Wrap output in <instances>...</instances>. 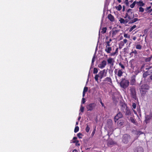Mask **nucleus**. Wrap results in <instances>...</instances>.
Returning <instances> with one entry per match:
<instances>
[{
  "label": "nucleus",
  "mask_w": 152,
  "mask_h": 152,
  "mask_svg": "<svg viewBox=\"0 0 152 152\" xmlns=\"http://www.w3.org/2000/svg\"><path fill=\"white\" fill-rule=\"evenodd\" d=\"M150 88L149 86L146 84H144L140 86L139 88L141 96H144L146 94Z\"/></svg>",
  "instance_id": "f257e3e1"
},
{
  "label": "nucleus",
  "mask_w": 152,
  "mask_h": 152,
  "mask_svg": "<svg viewBox=\"0 0 152 152\" xmlns=\"http://www.w3.org/2000/svg\"><path fill=\"white\" fill-rule=\"evenodd\" d=\"M107 72H106V70L104 69L100 71L98 74L96 75H95L94 78L95 80L97 82H98V77L101 79L103 77H105L107 75Z\"/></svg>",
  "instance_id": "f03ea898"
},
{
  "label": "nucleus",
  "mask_w": 152,
  "mask_h": 152,
  "mask_svg": "<svg viewBox=\"0 0 152 152\" xmlns=\"http://www.w3.org/2000/svg\"><path fill=\"white\" fill-rule=\"evenodd\" d=\"M129 84V80L126 79L125 78H122L120 83L121 87L124 89L127 88Z\"/></svg>",
  "instance_id": "7ed1b4c3"
},
{
  "label": "nucleus",
  "mask_w": 152,
  "mask_h": 152,
  "mask_svg": "<svg viewBox=\"0 0 152 152\" xmlns=\"http://www.w3.org/2000/svg\"><path fill=\"white\" fill-rule=\"evenodd\" d=\"M118 48H116L115 51L114 52H113L111 53H110V52L112 50L111 47L106 46V48L105 49V51L107 53H110L109 55V56H115V55H118Z\"/></svg>",
  "instance_id": "20e7f679"
},
{
  "label": "nucleus",
  "mask_w": 152,
  "mask_h": 152,
  "mask_svg": "<svg viewBox=\"0 0 152 152\" xmlns=\"http://www.w3.org/2000/svg\"><path fill=\"white\" fill-rule=\"evenodd\" d=\"M129 91L131 97L132 99L136 100L137 96L135 87L133 86L130 87Z\"/></svg>",
  "instance_id": "39448f33"
},
{
  "label": "nucleus",
  "mask_w": 152,
  "mask_h": 152,
  "mask_svg": "<svg viewBox=\"0 0 152 152\" xmlns=\"http://www.w3.org/2000/svg\"><path fill=\"white\" fill-rule=\"evenodd\" d=\"M132 10L129 9L127 10V12L125 14L124 18L126 19L128 18L129 20L133 19L134 17V13L132 12Z\"/></svg>",
  "instance_id": "423d86ee"
},
{
  "label": "nucleus",
  "mask_w": 152,
  "mask_h": 152,
  "mask_svg": "<svg viewBox=\"0 0 152 152\" xmlns=\"http://www.w3.org/2000/svg\"><path fill=\"white\" fill-rule=\"evenodd\" d=\"M131 136L127 134H124L122 137V142L125 144L128 143L131 141Z\"/></svg>",
  "instance_id": "0eeeda50"
},
{
  "label": "nucleus",
  "mask_w": 152,
  "mask_h": 152,
  "mask_svg": "<svg viewBox=\"0 0 152 152\" xmlns=\"http://www.w3.org/2000/svg\"><path fill=\"white\" fill-rule=\"evenodd\" d=\"M120 31V30L117 29L115 28H113L110 32L109 35L111 36V37L113 38L115 37Z\"/></svg>",
  "instance_id": "6e6552de"
},
{
  "label": "nucleus",
  "mask_w": 152,
  "mask_h": 152,
  "mask_svg": "<svg viewBox=\"0 0 152 152\" xmlns=\"http://www.w3.org/2000/svg\"><path fill=\"white\" fill-rule=\"evenodd\" d=\"M96 104L94 103L86 105V107L87 110V111H92L95 107Z\"/></svg>",
  "instance_id": "1a4fd4ad"
},
{
  "label": "nucleus",
  "mask_w": 152,
  "mask_h": 152,
  "mask_svg": "<svg viewBox=\"0 0 152 152\" xmlns=\"http://www.w3.org/2000/svg\"><path fill=\"white\" fill-rule=\"evenodd\" d=\"M125 107H126V115H131L132 114V112L129 108L127 107L126 104H124L122 105L121 109L123 110H124L123 108H124V109H125Z\"/></svg>",
  "instance_id": "9d476101"
},
{
  "label": "nucleus",
  "mask_w": 152,
  "mask_h": 152,
  "mask_svg": "<svg viewBox=\"0 0 152 152\" xmlns=\"http://www.w3.org/2000/svg\"><path fill=\"white\" fill-rule=\"evenodd\" d=\"M108 64L110 65V67L113 66L115 62L114 60L111 57H109L107 60Z\"/></svg>",
  "instance_id": "9b49d317"
},
{
  "label": "nucleus",
  "mask_w": 152,
  "mask_h": 152,
  "mask_svg": "<svg viewBox=\"0 0 152 152\" xmlns=\"http://www.w3.org/2000/svg\"><path fill=\"white\" fill-rule=\"evenodd\" d=\"M114 73L118 77H121L122 76L123 72L122 69H119L117 71V69H115L114 71Z\"/></svg>",
  "instance_id": "f8f14e48"
},
{
  "label": "nucleus",
  "mask_w": 152,
  "mask_h": 152,
  "mask_svg": "<svg viewBox=\"0 0 152 152\" xmlns=\"http://www.w3.org/2000/svg\"><path fill=\"white\" fill-rule=\"evenodd\" d=\"M123 115L120 112H119L117 115L115 116L114 120L115 122L118 121L120 118H122L123 117Z\"/></svg>",
  "instance_id": "ddd939ff"
},
{
  "label": "nucleus",
  "mask_w": 152,
  "mask_h": 152,
  "mask_svg": "<svg viewBox=\"0 0 152 152\" xmlns=\"http://www.w3.org/2000/svg\"><path fill=\"white\" fill-rule=\"evenodd\" d=\"M107 64V62L105 60H104L102 61L100 64H99L98 65L99 67L102 69L104 68Z\"/></svg>",
  "instance_id": "4468645a"
},
{
  "label": "nucleus",
  "mask_w": 152,
  "mask_h": 152,
  "mask_svg": "<svg viewBox=\"0 0 152 152\" xmlns=\"http://www.w3.org/2000/svg\"><path fill=\"white\" fill-rule=\"evenodd\" d=\"M135 78L136 76L135 75H133L131 77L130 81L131 85H135L136 82Z\"/></svg>",
  "instance_id": "2eb2a0df"
},
{
  "label": "nucleus",
  "mask_w": 152,
  "mask_h": 152,
  "mask_svg": "<svg viewBox=\"0 0 152 152\" xmlns=\"http://www.w3.org/2000/svg\"><path fill=\"white\" fill-rule=\"evenodd\" d=\"M104 82H107L110 85H111L113 84L112 79L110 77H107L103 80Z\"/></svg>",
  "instance_id": "dca6fc26"
},
{
  "label": "nucleus",
  "mask_w": 152,
  "mask_h": 152,
  "mask_svg": "<svg viewBox=\"0 0 152 152\" xmlns=\"http://www.w3.org/2000/svg\"><path fill=\"white\" fill-rule=\"evenodd\" d=\"M134 152H143V149L141 147H137L134 149Z\"/></svg>",
  "instance_id": "f3484780"
},
{
  "label": "nucleus",
  "mask_w": 152,
  "mask_h": 152,
  "mask_svg": "<svg viewBox=\"0 0 152 152\" xmlns=\"http://www.w3.org/2000/svg\"><path fill=\"white\" fill-rule=\"evenodd\" d=\"M150 72L149 70H148L147 71L144 72L142 75L143 77L145 79L147 77L150 75Z\"/></svg>",
  "instance_id": "a211bd4d"
},
{
  "label": "nucleus",
  "mask_w": 152,
  "mask_h": 152,
  "mask_svg": "<svg viewBox=\"0 0 152 152\" xmlns=\"http://www.w3.org/2000/svg\"><path fill=\"white\" fill-rule=\"evenodd\" d=\"M139 20H140V19H138L137 18H134L133 19H132V20H130L129 23H130V24L134 23L138 21H139Z\"/></svg>",
  "instance_id": "6ab92c4d"
},
{
  "label": "nucleus",
  "mask_w": 152,
  "mask_h": 152,
  "mask_svg": "<svg viewBox=\"0 0 152 152\" xmlns=\"http://www.w3.org/2000/svg\"><path fill=\"white\" fill-rule=\"evenodd\" d=\"M108 19L111 21H114V16L112 15L111 14H110L108 15Z\"/></svg>",
  "instance_id": "aec40b11"
},
{
  "label": "nucleus",
  "mask_w": 152,
  "mask_h": 152,
  "mask_svg": "<svg viewBox=\"0 0 152 152\" xmlns=\"http://www.w3.org/2000/svg\"><path fill=\"white\" fill-rule=\"evenodd\" d=\"M151 119V118L149 116H147L145 117V122L146 124H147L149 122L150 120Z\"/></svg>",
  "instance_id": "412c9836"
},
{
  "label": "nucleus",
  "mask_w": 152,
  "mask_h": 152,
  "mask_svg": "<svg viewBox=\"0 0 152 152\" xmlns=\"http://www.w3.org/2000/svg\"><path fill=\"white\" fill-rule=\"evenodd\" d=\"M152 58V55L149 57H147L145 58V61L146 62H149L150 61Z\"/></svg>",
  "instance_id": "4be33fe9"
},
{
  "label": "nucleus",
  "mask_w": 152,
  "mask_h": 152,
  "mask_svg": "<svg viewBox=\"0 0 152 152\" xmlns=\"http://www.w3.org/2000/svg\"><path fill=\"white\" fill-rule=\"evenodd\" d=\"M137 3L141 7L145 5V4L143 3L142 1H139L137 2Z\"/></svg>",
  "instance_id": "5701e85b"
},
{
  "label": "nucleus",
  "mask_w": 152,
  "mask_h": 152,
  "mask_svg": "<svg viewBox=\"0 0 152 152\" xmlns=\"http://www.w3.org/2000/svg\"><path fill=\"white\" fill-rule=\"evenodd\" d=\"M135 48L136 49L141 50L142 48V46L140 44H137L135 46Z\"/></svg>",
  "instance_id": "b1692460"
},
{
  "label": "nucleus",
  "mask_w": 152,
  "mask_h": 152,
  "mask_svg": "<svg viewBox=\"0 0 152 152\" xmlns=\"http://www.w3.org/2000/svg\"><path fill=\"white\" fill-rule=\"evenodd\" d=\"M107 28L106 27H103L102 29V31H101V32L102 34H104L106 32L107 30Z\"/></svg>",
  "instance_id": "393cba45"
},
{
  "label": "nucleus",
  "mask_w": 152,
  "mask_h": 152,
  "mask_svg": "<svg viewBox=\"0 0 152 152\" xmlns=\"http://www.w3.org/2000/svg\"><path fill=\"white\" fill-rule=\"evenodd\" d=\"M130 120L134 124H136V121L134 118L132 117H131L130 118Z\"/></svg>",
  "instance_id": "a878e982"
},
{
  "label": "nucleus",
  "mask_w": 152,
  "mask_h": 152,
  "mask_svg": "<svg viewBox=\"0 0 152 152\" xmlns=\"http://www.w3.org/2000/svg\"><path fill=\"white\" fill-rule=\"evenodd\" d=\"M136 27V25H134L133 26L131 27V28L129 29V32H130L132 31Z\"/></svg>",
  "instance_id": "bb28decb"
},
{
  "label": "nucleus",
  "mask_w": 152,
  "mask_h": 152,
  "mask_svg": "<svg viewBox=\"0 0 152 152\" xmlns=\"http://www.w3.org/2000/svg\"><path fill=\"white\" fill-rule=\"evenodd\" d=\"M136 3V1H134L132 4H131L130 5V7L132 8H134L135 5Z\"/></svg>",
  "instance_id": "cd10ccee"
},
{
  "label": "nucleus",
  "mask_w": 152,
  "mask_h": 152,
  "mask_svg": "<svg viewBox=\"0 0 152 152\" xmlns=\"http://www.w3.org/2000/svg\"><path fill=\"white\" fill-rule=\"evenodd\" d=\"M122 9V6L121 5H119L117 7H116V9L118 11H120Z\"/></svg>",
  "instance_id": "c85d7f7f"
},
{
  "label": "nucleus",
  "mask_w": 152,
  "mask_h": 152,
  "mask_svg": "<svg viewBox=\"0 0 152 152\" xmlns=\"http://www.w3.org/2000/svg\"><path fill=\"white\" fill-rule=\"evenodd\" d=\"M79 130V127L78 126H76L75 127L74 129V132L76 133Z\"/></svg>",
  "instance_id": "c756f323"
},
{
  "label": "nucleus",
  "mask_w": 152,
  "mask_h": 152,
  "mask_svg": "<svg viewBox=\"0 0 152 152\" xmlns=\"http://www.w3.org/2000/svg\"><path fill=\"white\" fill-rule=\"evenodd\" d=\"M86 132L88 133L90 130V127L87 124H86V127L85 129Z\"/></svg>",
  "instance_id": "7c9ffc66"
},
{
  "label": "nucleus",
  "mask_w": 152,
  "mask_h": 152,
  "mask_svg": "<svg viewBox=\"0 0 152 152\" xmlns=\"http://www.w3.org/2000/svg\"><path fill=\"white\" fill-rule=\"evenodd\" d=\"M98 72V69L96 68L95 67L94 69L93 73L94 74H96Z\"/></svg>",
  "instance_id": "2f4dec72"
},
{
  "label": "nucleus",
  "mask_w": 152,
  "mask_h": 152,
  "mask_svg": "<svg viewBox=\"0 0 152 152\" xmlns=\"http://www.w3.org/2000/svg\"><path fill=\"white\" fill-rule=\"evenodd\" d=\"M124 37L128 38H129L130 37L129 35H128L127 34H126L125 33H124Z\"/></svg>",
  "instance_id": "473e14b6"
},
{
  "label": "nucleus",
  "mask_w": 152,
  "mask_h": 152,
  "mask_svg": "<svg viewBox=\"0 0 152 152\" xmlns=\"http://www.w3.org/2000/svg\"><path fill=\"white\" fill-rule=\"evenodd\" d=\"M73 142L74 143H75L77 145H80V144L79 143V141L78 140H74L73 141Z\"/></svg>",
  "instance_id": "72a5a7b5"
},
{
  "label": "nucleus",
  "mask_w": 152,
  "mask_h": 152,
  "mask_svg": "<svg viewBox=\"0 0 152 152\" xmlns=\"http://www.w3.org/2000/svg\"><path fill=\"white\" fill-rule=\"evenodd\" d=\"M119 21L121 23L124 24V19L123 18H121L119 20Z\"/></svg>",
  "instance_id": "f704fd0d"
},
{
  "label": "nucleus",
  "mask_w": 152,
  "mask_h": 152,
  "mask_svg": "<svg viewBox=\"0 0 152 152\" xmlns=\"http://www.w3.org/2000/svg\"><path fill=\"white\" fill-rule=\"evenodd\" d=\"M119 65L123 69H124L125 68V67L121 63H119Z\"/></svg>",
  "instance_id": "c9c22d12"
},
{
  "label": "nucleus",
  "mask_w": 152,
  "mask_h": 152,
  "mask_svg": "<svg viewBox=\"0 0 152 152\" xmlns=\"http://www.w3.org/2000/svg\"><path fill=\"white\" fill-rule=\"evenodd\" d=\"M84 107H83L82 105H81L80 107V110L81 112L83 113L84 112Z\"/></svg>",
  "instance_id": "e433bc0d"
},
{
  "label": "nucleus",
  "mask_w": 152,
  "mask_h": 152,
  "mask_svg": "<svg viewBox=\"0 0 152 152\" xmlns=\"http://www.w3.org/2000/svg\"><path fill=\"white\" fill-rule=\"evenodd\" d=\"M139 12H143L144 11V9L142 7H140L139 8Z\"/></svg>",
  "instance_id": "4c0bfd02"
},
{
  "label": "nucleus",
  "mask_w": 152,
  "mask_h": 152,
  "mask_svg": "<svg viewBox=\"0 0 152 152\" xmlns=\"http://www.w3.org/2000/svg\"><path fill=\"white\" fill-rule=\"evenodd\" d=\"M77 136L79 138H82V134L81 133H79L77 134Z\"/></svg>",
  "instance_id": "58836bf2"
},
{
  "label": "nucleus",
  "mask_w": 152,
  "mask_h": 152,
  "mask_svg": "<svg viewBox=\"0 0 152 152\" xmlns=\"http://www.w3.org/2000/svg\"><path fill=\"white\" fill-rule=\"evenodd\" d=\"M106 46H107V47H110V42H108L107 41H106Z\"/></svg>",
  "instance_id": "ea45409f"
},
{
  "label": "nucleus",
  "mask_w": 152,
  "mask_h": 152,
  "mask_svg": "<svg viewBox=\"0 0 152 152\" xmlns=\"http://www.w3.org/2000/svg\"><path fill=\"white\" fill-rule=\"evenodd\" d=\"M95 131H96V128L95 127L93 131V132L91 134V135L92 136V137L94 135V134L95 132Z\"/></svg>",
  "instance_id": "a19ab883"
},
{
  "label": "nucleus",
  "mask_w": 152,
  "mask_h": 152,
  "mask_svg": "<svg viewBox=\"0 0 152 152\" xmlns=\"http://www.w3.org/2000/svg\"><path fill=\"white\" fill-rule=\"evenodd\" d=\"M136 104L135 103H133L132 104V107L134 109H135L136 108Z\"/></svg>",
  "instance_id": "79ce46f5"
},
{
  "label": "nucleus",
  "mask_w": 152,
  "mask_h": 152,
  "mask_svg": "<svg viewBox=\"0 0 152 152\" xmlns=\"http://www.w3.org/2000/svg\"><path fill=\"white\" fill-rule=\"evenodd\" d=\"M88 88L87 87H85L84 88L83 92H85L87 91Z\"/></svg>",
  "instance_id": "37998d69"
},
{
  "label": "nucleus",
  "mask_w": 152,
  "mask_h": 152,
  "mask_svg": "<svg viewBox=\"0 0 152 152\" xmlns=\"http://www.w3.org/2000/svg\"><path fill=\"white\" fill-rule=\"evenodd\" d=\"M107 123L108 124H110L111 125L112 124V121L111 120H109L107 121Z\"/></svg>",
  "instance_id": "c03bdc74"
},
{
  "label": "nucleus",
  "mask_w": 152,
  "mask_h": 152,
  "mask_svg": "<svg viewBox=\"0 0 152 152\" xmlns=\"http://www.w3.org/2000/svg\"><path fill=\"white\" fill-rule=\"evenodd\" d=\"M100 103L101 104L102 106L104 107V108H105V106L104 104L102 102L101 100H100Z\"/></svg>",
  "instance_id": "a18cd8bd"
},
{
  "label": "nucleus",
  "mask_w": 152,
  "mask_h": 152,
  "mask_svg": "<svg viewBox=\"0 0 152 152\" xmlns=\"http://www.w3.org/2000/svg\"><path fill=\"white\" fill-rule=\"evenodd\" d=\"M86 102V100H85V99L84 98H83L82 99V104H84Z\"/></svg>",
  "instance_id": "49530a36"
},
{
  "label": "nucleus",
  "mask_w": 152,
  "mask_h": 152,
  "mask_svg": "<svg viewBox=\"0 0 152 152\" xmlns=\"http://www.w3.org/2000/svg\"><path fill=\"white\" fill-rule=\"evenodd\" d=\"M129 20L126 19L125 20H124L125 21H124V24H126L128 23L129 21Z\"/></svg>",
  "instance_id": "de8ad7c7"
},
{
  "label": "nucleus",
  "mask_w": 152,
  "mask_h": 152,
  "mask_svg": "<svg viewBox=\"0 0 152 152\" xmlns=\"http://www.w3.org/2000/svg\"><path fill=\"white\" fill-rule=\"evenodd\" d=\"M132 53L134 54L135 55H136L137 54V52L136 50H134V51H132Z\"/></svg>",
  "instance_id": "09e8293b"
},
{
  "label": "nucleus",
  "mask_w": 152,
  "mask_h": 152,
  "mask_svg": "<svg viewBox=\"0 0 152 152\" xmlns=\"http://www.w3.org/2000/svg\"><path fill=\"white\" fill-rule=\"evenodd\" d=\"M127 41V40L126 39H124L123 40L124 43H123V45H124V43H126Z\"/></svg>",
  "instance_id": "8fccbe9b"
},
{
  "label": "nucleus",
  "mask_w": 152,
  "mask_h": 152,
  "mask_svg": "<svg viewBox=\"0 0 152 152\" xmlns=\"http://www.w3.org/2000/svg\"><path fill=\"white\" fill-rule=\"evenodd\" d=\"M125 3L126 4V5H128L129 3H128V0H125Z\"/></svg>",
  "instance_id": "3c124183"
},
{
  "label": "nucleus",
  "mask_w": 152,
  "mask_h": 152,
  "mask_svg": "<svg viewBox=\"0 0 152 152\" xmlns=\"http://www.w3.org/2000/svg\"><path fill=\"white\" fill-rule=\"evenodd\" d=\"M94 58H95L94 57V56L92 59V64L93 63L94 61H95Z\"/></svg>",
  "instance_id": "603ef678"
},
{
  "label": "nucleus",
  "mask_w": 152,
  "mask_h": 152,
  "mask_svg": "<svg viewBox=\"0 0 152 152\" xmlns=\"http://www.w3.org/2000/svg\"><path fill=\"white\" fill-rule=\"evenodd\" d=\"M123 11H124L125 9V6H123Z\"/></svg>",
  "instance_id": "864d4df0"
},
{
  "label": "nucleus",
  "mask_w": 152,
  "mask_h": 152,
  "mask_svg": "<svg viewBox=\"0 0 152 152\" xmlns=\"http://www.w3.org/2000/svg\"><path fill=\"white\" fill-rule=\"evenodd\" d=\"M77 139V138L76 137H74L73 138V140H74H74H76Z\"/></svg>",
  "instance_id": "5fc2aeb1"
},
{
  "label": "nucleus",
  "mask_w": 152,
  "mask_h": 152,
  "mask_svg": "<svg viewBox=\"0 0 152 152\" xmlns=\"http://www.w3.org/2000/svg\"><path fill=\"white\" fill-rule=\"evenodd\" d=\"M130 55L131 56H133V53H132V52L131 53H130Z\"/></svg>",
  "instance_id": "6e6d98bb"
},
{
  "label": "nucleus",
  "mask_w": 152,
  "mask_h": 152,
  "mask_svg": "<svg viewBox=\"0 0 152 152\" xmlns=\"http://www.w3.org/2000/svg\"><path fill=\"white\" fill-rule=\"evenodd\" d=\"M133 111L135 114H137V113L135 110H133Z\"/></svg>",
  "instance_id": "4d7b16f0"
},
{
  "label": "nucleus",
  "mask_w": 152,
  "mask_h": 152,
  "mask_svg": "<svg viewBox=\"0 0 152 152\" xmlns=\"http://www.w3.org/2000/svg\"><path fill=\"white\" fill-rule=\"evenodd\" d=\"M112 41V40L111 39H110L109 40V41H107L108 42H109L110 43Z\"/></svg>",
  "instance_id": "13d9d810"
},
{
  "label": "nucleus",
  "mask_w": 152,
  "mask_h": 152,
  "mask_svg": "<svg viewBox=\"0 0 152 152\" xmlns=\"http://www.w3.org/2000/svg\"><path fill=\"white\" fill-rule=\"evenodd\" d=\"M85 95V92H83V97H84Z\"/></svg>",
  "instance_id": "bf43d9fd"
},
{
  "label": "nucleus",
  "mask_w": 152,
  "mask_h": 152,
  "mask_svg": "<svg viewBox=\"0 0 152 152\" xmlns=\"http://www.w3.org/2000/svg\"><path fill=\"white\" fill-rule=\"evenodd\" d=\"M72 152H78V151L77 150L75 149Z\"/></svg>",
  "instance_id": "052dcab7"
},
{
  "label": "nucleus",
  "mask_w": 152,
  "mask_h": 152,
  "mask_svg": "<svg viewBox=\"0 0 152 152\" xmlns=\"http://www.w3.org/2000/svg\"><path fill=\"white\" fill-rule=\"evenodd\" d=\"M150 78L151 80H152V74L150 76Z\"/></svg>",
  "instance_id": "680f3d73"
},
{
  "label": "nucleus",
  "mask_w": 152,
  "mask_h": 152,
  "mask_svg": "<svg viewBox=\"0 0 152 152\" xmlns=\"http://www.w3.org/2000/svg\"><path fill=\"white\" fill-rule=\"evenodd\" d=\"M151 8V6H150L149 7H148L147 8V10H149V9H150V8Z\"/></svg>",
  "instance_id": "e2e57ef3"
},
{
  "label": "nucleus",
  "mask_w": 152,
  "mask_h": 152,
  "mask_svg": "<svg viewBox=\"0 0 152 152\" xmlns=\"http://www.w3.org/2000/svg\"><path fill=\"white\" fill-rule=\"evenodd\" d=\"M81 117H80V116H79V117H78V121L80 120V119H81Z\"/></svg>",
  "instance_id": "0e129e2a"
},
{
  "label": "nucleus",
  "mask_w": 152,
  "mask_h": 152,
  "mask_svg": "<svg viewBox=\"0 0 152 152\" xmlns=\"http://www.w3.org/2000/svg\"><path fill=\"white\" fill-rule=\"evenodd\" d=\"M138 16V15L137 14H136L135 15V17H137Z\"/></svg>",
  "instance_id": "69168bd1"
},
{
  "label": "nucleus",
  "mask_w": 152,
  "mask_h": 152,
  "mask_svg": "<svg viewBox=\"0 0 152 152\" xmlns=\"http://www.w3.org/2000/svg\"><path fill=\"white\" fill-rule=\"evenodd\" d=\"M119 3H121V0H117Z\"/></svg>",
  "instance_id": "338daca9"
},
{
  "label": "nucleus",
  "mask_w": 152,
  "mask_h": 152,
  "mask_svg": "<svg viewBox=\"0 0 152 152\" xmlns=\"http://www.w3.org/2000/svg\"><path fill=\"white\" fill-rule=\"evenodd\" d=\"M152 11V9L149 10V12H151Z\"/></svg>",
  "instance_id": "774afa93"
}]
</instances>
